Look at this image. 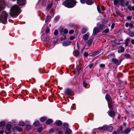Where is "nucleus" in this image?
Here are the masks:
<instances>
[{
	"mask_svg": "<svg viewBox=\"0 0 134 134\" xmlns=\"http://www.w3.org/2000/svg\"><path fill=\"white\" fill-rule=\"evenodd\" d=\"M53 2H52L50 4H48L47 7V9L49 10L53 6Z\"/></svg>",
	"mask_w": 134,
	"mask_h": 134,
	"instance_id": "25",
	"label": "nucleus"
},
{
	"mask_svg": "<svg viewBox=\"0 0 134 134\" xmlns=\"http://www.w3.org/2000/svg\"><path fill=\"white\" fill-rule=\"evenodd\" d=\"M55 123L56 125L58 126H60L62 124V122L59 120L56 121Z\"/></svg>",
	"mask_w": 134,
	"mask_h": 134,
	"instance_id": "18",
	"label": "nucleus"
},
{
	"mask_svg": "<svg viewBox=\"0 0 134 134\" xmlns=\"http://www.w3.org/2000/svg\"><path fill=\"white\" fill-rule=\"evenodd\" d=\"M66 39V38L65 36H64V38H63V37H61L60 38V40L61 41H63L64 40H65Z\"/></svg>",
	"mask_w": 134,
	"mask_h": 134,
	"instance_id": "54",
	"label": "nucleus"
},
{
	"mask_svg": "<svg viewBox=\"0 0 134 134\" xmlns=\"http://www.w3.org/2000/svg\"><path fill=\"white\" fill-rule=\"evenodd\" d=\"M49 31V29L48 27H46V34L48 33Z\"/></svg>",
	"mask_w": 134,
	"mask_h": 134,
	"instance_id": "47",
	"label": "nucleus"
},
{
	"mask_svg": "<svg viewBox=\"0 0 134 134\" xmlns=\"http://www.w3.org/2000/svg\"><path fill=\"white\" fill-rule=\"evenodd\" d=\"M47 119L46 117H42L40 119V120L41 122H44Z\"/></svg>",
	"mask_w": 134,
	"mask_h": 134,
	"instance_id": "29",
	"label": "nucleus"
},
{
	"mask_svg": "<svg viewBox=\"0 0 134 134\" xmlns=\"http://www.w3.org/2000/svg\"><path fill=\"white\" fill-rule=\"evenodd\" d=\"M129 26L131 28L134 27V26L133 24L132 23H130L129 25Z\"/></svg>",
	"mask_w": 134,
	"mask_h": 134,
	"instance_id": "60",
	"label": "nucleus"
},
{
	"mask_svg": "<svg viewBox=\"0 0 134 134\" xmlns=\"http://www.w3.org/2000/svg\"><path fill=\"white\" fill-rule=\"evenodd\" d=\"M100 32V30L99 28L95 27H94L93 30L92 35L95 36L97 34Z\"/></svg>",
	"mask_w": 134,
	"mask_h": 134,
	"instance_id": "5",
	"label": "nucleus"
},
{
	"mask_svg": "<svg viewBox=\"0 0 134 134\" xmlns=\"http://www.w3.org/2000/svg\"><path fill=\"white\" fill-rule=\"evenodd\" d=\"M53 122V120L51 119H48L46 122V124L48 125L52 123Z\"/></svg>",
	"mask_w": 134,
	"mask_h": 134,
	"instance_id": "26",
	"label": "nucleus"
},
{
	"mask_svg": "<svg viewBox=\"0 0 134 134\" xmlns=\"http://www.w3.org/2000/svg\"><path fill=\"white\" fill-rule=\"evenodd\" d=\"M50 18V16L49 14L46 17L45 22L46 23L49 20Z\"/></svg>",
	"mask_w": 134,
	"mask_h": 134,
	"instance_id": "31",
	"label": "nucleus"
},
{
	"mask_svg": "<svg viewBox=\"0 0 134 134\" xmlns=\"http://www.w3.org/2000/svg\"><path fill=\"white\" fill-rule=\"evenodd\" d=\"M94 2L91 0H86V4L88 5H91Z\"/></svg>",
	"mask_w": 134,
	"mask_h": 134,
	"instance_id": "22",
	"label": "nucleus"
},
{
	"mask_svg": "<svg viewBox=\"0 0 134 134\" xmlns=\"http://www.w3.org/2000/svg\"><path fill=\"white\" fill-rule=\"evenodd\" d=\"M71 43V42L69 41H66L63 42V45L64 46H67L70 45Z\"/></svg>",
	"mask_w": 134,
	"mask_h": 134,
	"instance_id": "13",
	"label": "nucleus"
},
{
	"mask_svg": "<svg viewBox=\"0 0 134 134\" xmlns=\"http://www.w3.org/2000/svg\"><path fill=\"white\" fill-rule=\"evenodd\" d=\"M125 50V48L124 47H120L118 48V52L119 53L124 52Z\"/></svg>",
	"mask_w": 134,
	"mask_h": 134,
	"instance_id": "9",
	"label": "nucleus"
},
{
	"mask_svg": "<svg viewBox=\"0 0 134 134\" xmlns=\"http://www.w3.org/2000/svg\"><path fill=\"white\" fill-rule=\"evenodd\" d=\"M108 126L106 125H104L102 127H99L96 129L100 130L102 131H105L107 129Z\"/></svg>",
	"mask_w": 134,
	"mask_h": 134,
	"instance_id": "7",
	"label": "nucleus"
},
{
	"mask_svg": "<svg viewBox=\"0 0 134 134\" xmlns=\"http://www.w3.org/2000/svg\"><path fill=\"white\" fill-rule=\"evenodd\" d=\"M59 16L58 15L56 16L54 18V20L55 21L58 20L59 19Z\"/></svg>",
	"mask_w": 134,
	"mask_h": 134,
	"instance_id": "43",
	"label": "nucleus"
},
{
	"mask_svg": "<svg viewBox=\"0 0 134 134\" xmlns=\"http://www.w3.org/2000/svg\"><path fill=\"white\" fill-rule=\"evenodd\" d=\"M109 115L111 117H113L115 115V112L113 110H109L108 111Z\"/></svg>",
	"mask_w": 134,
	"mask_h": 134,
	"instance_id": "11",
	"label": "nucleus"
},
{
	"mask_svg": "<svg viewBox=\"0 0 134 134\" xmlns=\"http://www.w3.org/2000/svg\"><path fill=\"white\" fill-rule=\"evenodd\" d=\"M65 133L66 134H72V131L70 129L68 128L66 130Z\"/></svg>",
	"mask_w": 134,
	"mask_h": 134,
	"instance_id": "17",
	"label": "nucleus"
},
{
	"mask_svg": "<svg viewBox=\"0 0 134 134\" xmlns=\"http://www.w3.org/2000/svg\"><path fill=\"white\" fill-rule=\"evenodd\" d=\"M68 124L65 123L63 124V126L65 128H66L68 127Z\"/></svg>",
	"mask_w": 134,
	"mask_h": 134,
	"instance_id": "39",
	"label": "nucleus"
},
{
	"mask_svg": "<svg viewBox=\"0 0 134 134\" xmlns=\"http://www.w3.org/2000/svg\"><path fill=\"white\" fill-rule=\"evenodd\" d=\"M12 130L14 131H21L22 130V129L21 127L15 126L13 128Z\"/></svg>",
	"mask_w": 134,
	"mask_h": 134,
	"instance_id": "6",
	"label": "nucleus"
},
{
	"mask_svg": "<svg viewBox=\"0 0 134 134\" xmlns=\"http://www.w3.org/2000/svg\"><path fill=\"white\" fill-rule=\"evenodd\" d=\"M128 34L131 37H133L134 36V31H130L129 32Z\"/></svg>",
	"mask_w": 134,
	"mask_h": 134,
	"instance_id": "27",
	"label": "nucleus"
},
{
	"mask_svg": "<svg viewBox=\"0 0 134 134\" xmlns=\"http://www.w3.org/2000/svg\"><path fill=\"white\" fill-rule=\"evenodd\" d=\"M127 19L129 20H131L132 18V17L131 16H129L127 17Z\"/></svg>",
	"mask_w": 134,
	"mask_h": 134,
	"instance_id": "63",
	"label": "nucleus"
},
{
	"mask_svg": "<svg viewBox=\"0 0 134 134\" xmlns=\"http://www.w3.org/2000/svg\"><path fill=\"white\" fill-rule=\"evenodd\" d=\"M127 8L129 10L131 11H134V6H131V5H128L127 7Z\"/></svg>",
	"mask_w": 134,
	"mask_h": 134,
	"instance_id": "19",
	"label": "nucleus"
},
{
	"mask_svg": "<svg viewBox=\"0 0 134 134\" xmlns=\"http://www.w3.org/2000/svg\"><path fill=\"white\" fill-rule=\"evenodd\" d=\"M131 130V129L130 128L128 127L122 132V133L125 134H128L130 132Z\"/></svg>",
	"mask_w": 134,
	"mask_h": 134,
	"instance_id": "12",
	"label": "nucleus"
},
{
	"mask_svg": "<svg viewBox=\"0 0 134 134\" xmlns=\"http://www.w3.org/2000/svg\"><path fill=\"white\" fill-rule=\"evenodd\" d=\"M105 28V25L103 24H100L99 26V29L102 30Z\"/></svg>",
	"mask_w": 134,
	"mask_h": 134,
	"instance_id": "28",
	"label": "nucleus"
},
{
	"mask_svg": "<svg viewBox=\"0 0 134 134\" xmlns=\"http://www.w3.org/2000/svg\"><path fill=\"white\" fill-rule=\"evenodd\" d=\"M94 55L96 56L99 53V52L98 51H96L93 52Z\"/></svg>",
	"mask_w": 134,
	"mask_h": 134,
	"instance_id": "44",
	"label": "nucleus"
},
{
	"mask_svg": "<svg viewBox=\"0 0 134 134\" xmlns=\"http://www.w3.org/2000/svg\"><path fill=\"white\" fill-rule=\"evenodd\" d=\"M105 98L107 102H109L111 101L112 100L111 99V97L108 94H106L105 96Z\"/></svg>",
	"mask_w": 134,
	"mask_h": 134,
	"instance_id": "14",
	"label": "nucleus"
},
{
	"mask_svg": "<svg viewBox=\"0 0 134 134\" xmlns=\"http://www.w3.org/2000/svg\"><path fill=\"white\" fill-rule=\"evenodd\" d=\"M11 125L10 124H8L6 126V129L7 131V133H10L11 132Z\"/></svg>",
	"mask_w": 134,
	"mask_h": 134,
	"instance_id": "10",
	"label": "nucleus"
},
{
	"mask_svg": "<svg viewBox=\"0 0 134 134\" xmlns=\"http://www.w3.org/2000/svg\"><path fill=\"white\" fill-rule=\"evenodd\" d=\"M129 1H127L125 3V6H127V7H128V5H130L129 4Z\"/></svg>",
	"mask_w": 134,
	"mask_h": 134,
	"instance_id": "51",
	"label": "nucleus"
},
{
	"mask_svg": "<svg viewBox=\"0 0 134 134\" xmlns=\"http://www.w3.org/2000/svg\"><path fill=\"white\" fill-rule=\"evenodd\" d=\"M89 37L88 35L87 34H84L83 36V39L85 40H87Z\"/></svg>",
	"mask_w": 134,
	"mask_h": 134,
	"instance_id": "24",
	"label": "nucleus"
},
{
	"mask_svg": "<svg viewBox=\"0 0 134 134\" xmlns=\"http://www.w3.org/2000/svg\"><path fill=\"white\" fill-rule=\"evenodd\" d=\"M100 68H104L105 67V65L104 64H101L100 65Z\"/></svg>",
	"mask_w": 134,
	"mask_h": 134,
	"instance_id": "58",
	"label": "nucleus"
},
{
	"mask_svg": "<svg viewBox=\"0 0 134 134\" xmlns=\"http://www.w3.org/2000/svg\"><path fill=\"white\" fill-rule=\"evenodd\" d=\"M74 32V31L73 30H70L69 32V34H73Z\"/></svg>",
	"mask_w": 134,
	"mask_h": 134,
	"instance_id": "52",
	"label": "nucleus"
},
{
	"mask_svg": "<svg viewBox=\"0 0 134 134\" xmlns=\"http://www.w3.org/2000/svg\"><path fill=\"white\" fill-rule=\"evenodd\" d=\"M83 85L84 87L85 88H86L87 84L86 83L85 81H83Z\"/></svg>",
	"mask_w": 134,
	"mask_h": 134,
	"instance_id": "41",
	"label": "nucleus"
},
{
	"mask_svg": "<svg viewBox=\"0 0 134 134\" xmlns=\"http://www.w3.org/2000/svg\"><path fill=\"white\" fill-rule=\"evenodd\" d=\"M49 37H47L45 38V41H49Z\"/></svg>",
	"mask_w": 134,
	"mask_h": 134,
	"instance_id": "55",
	"label": "nucleus"
},
{
	"mask_svg": "<svg viewBox=\"0 0 134 134\" xmlns=\"http://www.w3.org/2000/svg\"><path fill=\"white\" fill-rule=\"evenodd\" d=\"M69 25L71 27H73L74 26L75 24H70Z\"/></svg>",
	"mask_w": 134,
	"mask_h": 134,
	"instance_id": "59",
	"label": "nucleus"
},
{
	"mask_svg": "<svg viewBox=\"0 0 134 134\" xmlns=\"http://www.w3.org/2000/svg\"><path fill=\"white\" fill-rule=\"evenodd\" d=\"M5 125V122H0V126L2 127Z\"/></svg>",
	"mask_w": 134,
	"mask_h": 134,
	"instance_id": "37",
	"label": "nucleus"
},
{
	"mask_svg": "<svg viewBox=\"0 0 134 134\" xmlns=\"http://www.w3.org/2000/svg\"><path fill=\"white\" fill-rule=\"evenodd\" d=\"M8 14L5 11H2L0 17V22L5 24L7 21Z\"/></svg>",
	"mask_w": 134,
	"mask_h": 134,
	"instance_id": "3",
	"label": "nucleus"
},
{
	"mask_svg": "<svg viewBox=\"0 0 134 134\" xmlns=\"http://www.w3.org/2000/svg\"><path fill=\"white\" fill-rule=\"evenodd\" d=\"M111 61L113 63L115 64H117L119 62V61L117 59L114 58L112 59Z\"/></svg>",
	"mask_w": 134,
	"mask_h": 134,
	"instance_id": "21",
	"label": "nucleus"
},
{
	"mask_svg": "<svg viewBox=\"0 0 134 134\" xmlns=\"http://www.w3.org/2000/svg\"><path fill=\"white\" fill-rule=\"evenodd\" d=\"M93 41L92 39H90L88 40L86 43L85 46H89L91 45L92 42Z\"/></svg>",
	"mask_w": 134,
	"mask_h": 134,
	"instance_id": "16",
	"label": "nucleus"
},
{
	"mask_svg": "<svg viewBox=\"0 0 134 134\" xmlns=\"http://www.w3.org/2000/svg\"><path fill=\"white\" fill-rule=\"evenodd\" d=\"M125 0H116L115 1L114 5H120L122 6H125Z\"/></svg>",
	"mask_w": 134,
	"mask_h": 134,
	"instance_id": "4",
	"label": "nucleus"
},
{
	"mask_svg": "<svg viewBox=\"0 0 134 134\" xmlns=\"http://www.w3.org/2000/svg\"><path fill=\"white\" fill-rule=\"evenodd\" d=\"M83 55L85 57H87L88 56V54L87 52H85L84 53Z\"/></svg>",
	"mask_w": 134,
	"mask_h": 134,
	"instance_id": "46",
	"label": "nucleus"
},
{
	"mask_svg": "<svg viewBox=\"0 0 134 134\" xmlns=\"http://www.w3.org/2000/svg\"><path fill=\"white\" fill-rule=\"evenodd\" d=\"M19 125L20 126H24V123L23 122L20 121L19 123Z\"/></svg>",
	"mask_w": 134,
	"mask_h": 134,
	"instance_id": "38",
	"label": "nucleus"
},
{
	"mask_svg": "<svg viewBox=\"0 0 134 134\" xmlns=\"http://www.w3.org/2000/svg\"><path fill=\"white\" fill-rule=\"evenodd\" d=\"M4 133L3 131L2 128L1 129H0V133L1 134H3Z\"/></svg>",
	"mask_w": 134,
	"mask_h": 134,
	"instance_id": "61",
	"label": "nucleus"
},
{
	"mask_svg": "<svg viewBox=\"0 0 134 134\" xmlns=\"http://www.w3.org/2000/svg\"><path fill=\"white\" fill-rule=\"evenodd\" d=\"M89 56L90 57H92V56H94L95 55H94V54L93 53H89Z\"/></svg>",
	"mask_w": 134,
	"mask_h": 134,
	"instance_id": "56",
	"label": "nucleus"
},
{
	"mask_svg": "<svg viewBox=\"0 0 134 134\" xmlns=\"http://www.w3.org/2000/svg\"><path fill=\"white\" fill-rule=\"evenodd\" d=\"M93 66V64L92 63L90 64L89 65V67L90 68H91Z\"/></svg>",
	"mask_w": 134,
	"mask_h": 134,
	"instance_id": "64",
	"label": "nucleus"
},
{
	"mask_svg": "<svg viewBox=\"0 0 134 134\" xmlns=\"http://www.w3.org/2000/svg\"><path fill=\"white\" fill-rule=\"evenodd\" d=\"M40 124V122L38 121H36L33 123L34 125L35 126H38Z\"/></svg>",
	"mask_w": 134,
	"mask_h": 134,
	"instance_id": "30",
	"label": "nucleus"
},
{
	"mask_svg": "<svg viewBox=\"0 0 134 134\" xmlns=\"http://www.w3.org/2000/svg\"><path fill=\"white\" fill-rule=\"evenodd\" d=\"M109 31V29H106L105 30H104L102 31V33H108Z\"/></svg>",
	"mask_w": 134,
	"mask_h": 134,
	"instance_id": "34",
	"label": "nucleus"
},
{
	"mask_svg": "<svg viewBox=\"0 0 134 134\" xmlns=\"http://www.w3.org/2000/svg\"><path fill=\"white\" fill-rule=\"evenodd\" d=\"M42 130V127L39 128L38 130V132H40Z\"/></svg>",
	"mask_w": 134,
	"mask_h": 134,
	"instance_id": "53",
	"label": "nucleus"
},
{
	"mask_svg": "<svg viewBox=\"0 0 134 134\" xmlns=\"http://www.w3.org/2000/svg\"><path fill=\"white\" fill-rule=\"evenodd\" d=\"M119 132L118 131L114 130L113 132V134H119Z\"/></svg>",
	"mask_w": 134,
	"mask_h": 134,
	"instance_id": "40",
	"label": "nucleus"
},
{
	"mask_svg": "<svg viewBox=\"0 0 134 134\" xmlns=\"http://www.w3.org/2000/svg\"><path fill=\"white\" fill-rule=\"evenodd\" d=\"M113 126H108V128H107V130L108 131L111 132L113 131Z\"/></svg>",
	"mask_w": 134,
	"mask_h": 134,
	"instance_id": "20",
	"label": "nucleus"
},
{
	"mask_svg": "<svg viewBox=\"0 0 134 134\" xmlns=\"http://www.w3.org/2000/svg\"><path fill=\"white\" fill-rule=\"evenodd\" d=\"M75 56L76 57H77L79 56V52L77 51H75Z\"/></svg>",
	"mask_w": 134,
	"mask_h": 134,
	"instance_id": "35",
	"label": "nucleus"
},
{
	"mask_svg": "<svg viewBox=\"0 0 134 134\" xmlns=\"http://www.w3.org/2000/svg\"><path fill=\"white\" fill-rule=\"evenodd\" d=\"M31 126L30 125H28L26 126V129L28 130H30L31 128Z\"/></svg>",
	"mask_w": 134,
	"mask_h": 134,
	"instance_id": "42",
	"label": "nucleus"
},
{
	"mask_svg": "<svg viewBox=\"0 0 134 134\" xmlns=\"http://www.w3.org/2000/svg\"><path fill=\"white\" fill-rule=\"evenodd\" d=\"M87 31L86 29L85 28H84L82 29V34H84L86 33Z\"/></svg>",
	"mask_w": 134,
	"mask_h": 134,
	"instance_id": "33",
	"label": "nucleus"
},
{
	"mask_svg": "<svg viewBox=\"0 0 134 134\" xmlns=\"http://www.w3.org/2000/svg\"><path fill=\"white\" fill-rule=\"evenodd\" d=\"M86 0H80V2L83 4L86 3Z\"/></svg>",
	"mask_w": 134,
	"mask_h": 134,
	"instance_id": "45",
	"label": "nucleus"
},
{
	"mask_svg": "<svg viewBox=\"0 0 134 134\" xmlns=\"http://www.w3.org/2000/svg\"><path fill=\"white\" fill-rule=\"evenodd\" d=\"M97 8L98 12L99 13H101V10L99 7V6H97Z\"/></svg>",
	"mask_w": 134,
	"mask_h": 134,
	"instance_id": "48",
	"label": "nucleus"
},
{
	"mask_svg": "<svg viewBox=\"0 0 134 134\" xmlns=\"http://www.w3.org/2000/svg\"><path fill=\"white\" fill-rule=\"evenodd\" d=\"M25 0H17L18 4L20 5H23L25 4Z\"/></svg>",
	"mask_w": 134,
	"mask_h": 134,
	"instance_id": "8",
	"label": "nucleus"
},
{
	"mask_svg": "<svg viewBox=\"0 0 134 134\" xmlns=\"http://www.w3.org/2000/svg\"><path fill=\"white\" fill-rule=\"evenodd\" d=\"M124 56L127 59H129L131 58L130 55L129 54H126L124 55Z\"/></svg>",
	"mask_w": 134,
	"mask_h": 134,
	"instance_id": "36",
	"label": "nucleus"
},
{
	"mask_svg": "<svg viewBox=\"0 0 134 134\" xmlns=\"http://www.w3.org/2000/svg\"><path fill=\"white\" fill-rule=\"evenodd\" d=\"M77 3L76 0H66L62 4L68 8H71L74 7Z\"/></svg>",
	"mask_w": 134,
	"mask_h": 134,
	"instance_id": "1",
	"label": "nucleus"
},
{
	"mask_svg": "<svg viewBox=\"0 0 134 134\" xmlns=\"http://www.w3.org/2000/svg\"><path fill=\"white\" fill-rule=\"evenodd\" d=\"M68 32V30L67 29H65L64 31V34H66Z\"/></svg>",
	"mask_w": 134,
	"mask_h": 134,
	"instance_id": "50",
	"label": "nucleus"
},
{
	"mask_svg": "<svg viewBox=\"0 0 134 134\" xmlns=\"http://www.w3.org/2000/svg\"><path fill=\"white\" fill-rule=\"evenodd\" d=\"M129 40L128 38L125 41V45L126 46H127L129 45Z\"/></svg>",
	"mask_w": 134,
	"mask_h": 134,
	"instance_id": "32",
	"label": "nucleus"
},
{
	"mask_svg": "<svg viewBox=\"0 0 134 134\" xmlns=\"http://www.w3.org/2000/svg\"><path fill=\"white\" fill-rule=\"evenodd\" d=\"M54 132V130L53 129H50L49 131V133H52Z\"/></svg>",
	"mask_w": 134,
	"mask_h": 134,
	"instance_id": "57",
	"label": "nucleus"
},
{
	"mask_svg": "<svg viewBox=\"0 0 134 134\" xmlns=\"http://www.w3.org/2000/svg\"><path fill=\"white\" fill-rule=\"evenodd\" d=\"M76 68L79 71L81 69V68L78 65H77Z\"/></svg>",
	"mask_w": 134,
	"mask_h": 134,
	"instance_id": "62",
	"label": "nucleus"
},
{
	"mask_svg": "<svg viewBox=\"0 0 134 134\" xmlns=\"http://www.w3.org/2000/svg\"><path fill=\"white\" fill-rule=\"evenodd\" d=\"M58 34V30H55L54 31V35H57Z\"/></svg>",
	"mask_w": 134,
	"mask_h": 134,
	"instance_id": "49",
	"label": "nucleus"
},
{
	"mask_svg": "<svg viewBox=\"0 0 134 134\" xmlns=\"http://www.w3.org/2000/svg\"><path fill=\"white\" fill-rule=\"evenodd\" d=\"M108 106L109 108L110 109H111L113 106V104L112 103V101L108 102Z\"/></svg>",
	"mask_w": 134,
	"mask_h": 134,
	"instance_id": "23",
	"label": "nucleus"
},
{
	"mask_svg": "<svg viewBox=\"0 0 134 134\" xmlns=\"http://www.w3.org/2000/svg\"><path fill=\"white\" fill-rule=\"evenodd\" d=\"M19 7L16 5L12 6L10 9V15L12 17H16L19 14Z\"/></svg>",
	"mask_w": 134,
	"mask_h": 134,
	"instance_id": "2",
	"label": "nucleus"
},
{
	"mask_svg": "<svg viewBox=\"0 0 134 134\" xmlns=\"http://www.w3.org/2000/svg\"><path fill=\"white\" fill-rule=\"evenodd\" d=\"M71 91L70 89H67L65 92L64 93L65 95H69L70 94Z\"/></svg>",
	"mask_w": 134,
	"mask_h": 134,
	"instance_id": "15",
	"label": "nucleus"
}]
</instances>
